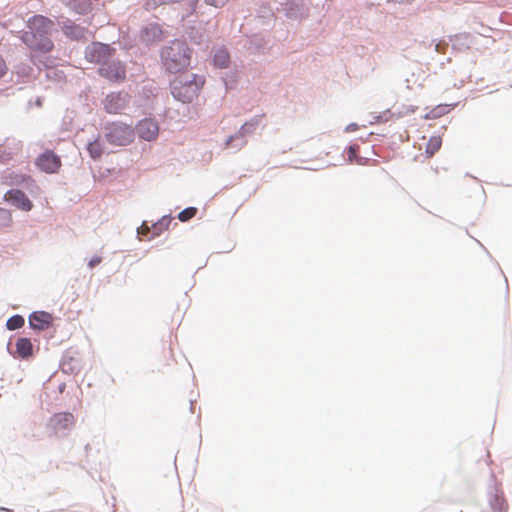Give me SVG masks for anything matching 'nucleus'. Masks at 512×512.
<instances>
[{"mask_svg":"<svg viewBox=\"0 0 512 512\" xmlns=\"http://www.w3.org/2000/svg\"><path fill=\"white\" fill-rule=\"evenodd\" d=\"M16 353L22 359L29 358L33 354V346L30 339L22 337L16 342Z\"/></svg>","mask_w":512,"mask_h":512,"instance_id":"obj_14","label":"nucleus"},{"mask_svg":"<svg viewBox=\"0 0 512 512\" xmlns=\"http://www.w3.org/2000/svg\"><path fill=\"white\" fill-rule=\"evenodd\" d=\"M115 50L107 44L92 43L87 47L86 59L94 63H106L107 59L114 54Z\"/></svg>","mask_w":512,"mask_h":512,"instance_id":"obj_5","label":"nucleus"},{"mask_svg":"<svg viewBox=\"0 0 512 512\" xmlns=\"http://www.w3.org/2000/svg\"><path fill=\"white\" fill-rule=\"evenodd\" d=\"M128 102L129 96L127 93H111L105 98L104 107L108 113L117 114L128 105Z\"/></svg>","mask_w":512,"mask_h":512,"instance_id":"obj_7","label":"nucleus"},{"mask_svg":"<svg viewBox=\"0 0 512 512\" xmlns=\"http://www.w3.org/2000/svg\"><path fill=\"white\" fill-rule=\"evenodd\" d=\"M149 231H150V228L145 222L138 229V233L141 235H147L149 233Z\"/></svg>","mask_w":512,"mask_h":512,"instance_id":"obj_25","label":"nucleus"},{"mask_svg":"<svg viewBox=\"0 0 512 512\" xmlns=\"http://www.w3.org/2000/svg\"><path fill=\"white\" fill-rule=\"evenodd\" d=\"M64 33L67 36L72 37L74 39H80V38L84 37L85 31L83 28H81L75 24H71V25H66L64 27Z\"/></svg>","mask_w":512,"mask_h":512,"instance_id":"obj_16","label":"nucleus"},{"mask_svg":"<svg viewBox=\"0 0 512 512\" xmlns=\"http://www.w3.org/2000/svg\"><path fill=\"white\" fill-rule=\"evenodd\" d=\"M4 199L22 211H30L33 208L32 202L26 194L18 189H11L4 195Z\"/></svg>","mask_w":512,"mask_h":512,"instance_id":"obj_9","label":"nucleus"},{"mask_svg":"<svg viewBox=\"0 0 512 512\" xmlns=\"http://www.w3.org/2000/svg\"><path fill=\"white\" fill-rule=\"evenodd\" d=\"M151 29L152 30H159L157 26H152Z\"/></svg>","mask_w":512,"mask_h":512,"instance_id":"obj_29","label":"nucleus"},{"mask_svg":"<svg viewBox=\"0 0 512 512\" xmlns=\"http://www.w3.org/2000/svg\"><path fill=\"white\" fill-rule=\"evenodd\" d=\"M358 150V146H350L348 149V158L350 161L353 160V158L356 156Z\"/></svg>","mask_w":512,"mask_h":512,"instance_id":"obj_24","label":"nucleus"},{"mask_svg":"<svg viewBox=\"0 0 512 512\" xmlns=\"http://www.w3.org/2000/svg\"><path fill=\"white\" fill-rule=\"evenodd\" d=\"M161 59L167 71L178 73L189 66L191 50L185 42L174 40L163 48Z\"/></svg>","mask_w":512,"mask_h":512,"instance_id":"obj_2","label":"nucleus"},{"mask_svg":"<svg viewBox=\"0 0 512 512\" xmlns=\"http://www.w3.org/2000/svg\"><path fill=\"white\" fill-rule=\"evenodd\" d=\"M53 323V316L45 311H36L29 316V325L34 330H47Z\"/></svg>","mask_w":512,"mask_h":512,"instance_id":"obj_11","label":"nucleus"},{"mask_svg":"<svg viewBox=\"0 0 512 512\" xmlns=\"http://www.w3.org/2000/svg\"><path fill=\"white\" fill-rule=\"evenodd\" d=\"M496 501L500 503L501 506H504V500L496 497Z\"/></svg>","mask_w":512,"mask_h":512,"instance_id":"obj_27","label":"nucleus"},{"mask_svg":"<svg viewBox=\"0 0 512 512\" xmlns=\"http://www.w3.org/2000/svg\"><path fill=\"white\" fill-rule=\"evenodd\" d=\"M0 512H11L9 509L6 508H0Z\"/></svg>","mask_w":512,"mask_h":512,"instance_id":"obj_28","label":"nucleus"},{"mask_svg":"<svg viewBox=\"0 0 512 512\" xmlns=\"http://www.w3.org/2000/svg\"><path fill=\"white\" fill-rule=\"evenodd\" d=\"M54 23L42 15H35L28 20L29 31L23 35V41L32 50L47 53L50 52L54 45L51 39L48 37Z\"/></svg>","mask_w":512,"mask_h":512,"instance_id":"obj_1","label":"nucleus"},{"mask_svg":"<svg viewBox=\"0 0 512 512\" xmlns=\"http://www.w3.org/2000/svg\"><path fill=\"white\" fill-rule=\"evenodd\" d=\"M27 182H34V180L28 175L17 174L15 172H10L2 178V183L9 186L21 185Z\"/></svg>","mask_w":512,"mask_h":512,"instance_id":"obj_13","label":"nucleus"},{"mask_svg":"<svg viewBox=\"0 0 512 512\" xmlns=\"http://www.w3.org/2000/svg\"><path fill=\"white\" fill-rule=\"evenodd\" d=\"M7 72V65L5 63V60L0 55V78L3 77Z\"/></svg>","mask_w":512,"mask_h":512,"instance_id":"obj_23","label":"nucleus"},{"mask_svg":"<svg viewBox=\"0 0 512 512\" xmlns=\"http://www.w3.org/2000/svg\"><path fill=\"white\" fill-rule=\"evenodd\" d=\"M102 259L100 256H94L90 259L88 266L90 268H94L95 266L99 265L101 263Z\"/></svg>","mask_w":512,"mask_h":512,"instance_id":"obj_22","label":"nucleus"},{"mask_svg":"<svg viewBox=\"0 0 512 512\" xmlns=\"http://www.w3.org/2000/svg\"><path fill=\"white\" fill-rule=\"evenodd\" d=\"M213 60L216 66L225 68L229 63V54L224 50H219L215 53Z\"/></svg>","mask_w":512,"mask_h":512,"instance_id":"obj_18","label":"nucleus"},{"mask_svg":"<svg viewBox=\"0 0 512 512\" xmlns=\"http://www.w3.org/2000/svg\"><path fill=\"white\" fill-rule=\"evenodd\" d=\"M414 112H415L414 108L408 109L407 111H399L397 113V117H401L404 114H409V113H414Z\"/></svg>","mask_w":512,"mask_h":512,"instance_id":"obj_26","label":"nucleus"},{"mask_svg":"<svg viewBox=\"0 0 512 512\" xmlns=\"http://www.w3.org/2000/svg\"><path fill=\"white\" fill-rule=\"evenodd\" d=\"M172 219L168 216L162 217L157 223L153 224L154 233L153 235H158L162 231L167 230Z\"/></svg>","mask_w":512,"mask_h":512,"instance_id":"obj_20","label":"nucleus"},{"mask_svg":"<svg viewBox=\"0 0 512 512\" xmlns=\"http://www.w3.org/2000/svg\"><path fill=\"white\" fill-rule=\"evenodd\" d=\"M50 421H51L54 429L59 430V429H68L69 427H71L74 424L75 419H74L73 414L68 413V412H63V413L54 414Z\"/></svg>","mask_w":512,"mask_h":512,"instance_id":"obj_12","label":"nucleus"},{"mask_svg":"<svg viewBox=\"0 0 512 512\" xmlns=\"http://www.w3.org/2000/svg\"><path fill=\"white\" fill-rule=\"evenodd\" d=\"M107 141L115 146H126L134 140V129L122 122H113L106 126Z\"/></svg>","mask_w":512,"mask_h":512,"instance_id":"obj_4","label":"nucleus"},{"mask_svg":"<svg viewBox=\"0 0 512 512\" xmlns=\"http://www.w3.org/2000/svg\"><path fill=\"white\" fill-rule=\"evenodd\" d=\"M87 150L89 152V155L93 159H98L102 156L104 149L99 140H95L88 144Z\"/></svg>","mask_w":512,"mask_h":512,"instance_id":"obj_17","label":"nucleus"},{"mask_svg":"<svg viewBox=\"0 0 512 512\" xmlns=\"http://www.w3.org/2000/svg\"><path fill=\"white\" fill-rule=\"evenodd\" d=\"M36 165L46 173H56L61 167V160L52 151H46L37 158Z\"/></svg>","mask_w":512,"mask_h":512,"instance_id":"obj_8","label":"nucleus"},{"mask_svg":"<svg viewBox=\"0 0 512 512\" xmlns=\"http://www.w3.org/2000/svg\"><path fill=\"white\" fill-rule=\"evenodd\" d=\"M24 323L25 320L21 315H14L7 320L6 327L8 330L13 331L23 327Z\"/></svg>","mask_w":512,"mask_h":512,"instance_id":"obj_19","label":"nucleus"},{"mask_svg":"<svg viewBox=\"0 0 512 512\" xmlns=\"http://www.w3.org/2000/svg\"><path fill=\"white\" fill-rule=\"evenodd\" d=\"M205 79L196 74L181 75L171 83V92L175 99L191 103L203 88Z\"/></svg>","mask_w":512,"mask_h":512,"instance_id":"obj_3","label":"nucleus"},{"mask_svg":"<svg viewBox=\"0 0 512 512\" xmlns=\"http://www.w3.org/2000/svg\"><path fill=\"white\" fill-rule=\"evenodd\" d=\"M99 74L109 81L119 82L125 79L124 65L119 61L103 63L99 68Z\"/></svg>","mask_w":512,"mask_h":512,"instance_id":"obj_6","label":"nucleus"},{"mask_svg":"<svg viewBox=\"0 0 512 512\" xmlns=\"http://www.w3.org/2000/svg\"><path fill=\"white\" fill-rule=\"evenodd\" d=\"M137 132L141 139L153 141L159 134V127L156 121L152 119H144L138 123Z\"/></svg>","mask_w":512,"mask_h":512,"instance_id":"obj_10","label":"nucleus"},{"mask_svg":"<svg viewBox=\"0 0 512 512\" xmlns=\"http://www.w3.org/2000/svg\"><path fill=\"white\" fill-rule=\"evenodd\" d=\"M197 213V209L194 207H189L184 209L178 214V219L182 222H186L193 218Z\"/></svg>","mask_w":512,"mask_h":512,"instance_id":"obj_21","label":"nucleus"},{"mask_svg":"<svg viewBox=\"0 0 512 512\" xmlns=\"http://www.w3.org/2000/svg\"><path fill=\"white\" fill-rule=\"evenodd\" d=\"M442 146V138L438 135L430 137L426 144L425 153L427 158H431L434 156L436 152L439 151V149Z\"/></svg>","mask_w":512,"mask_h":512,"instance_id":"obj_15","label":"nucleus"}]
</instances>
